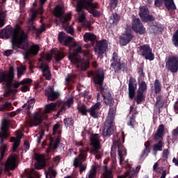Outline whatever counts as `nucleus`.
<instances>
[{
	"instance_id": "f257e3e1",
	"label": "nucleus",
	"mask_w": 178,
	"mask_h": 178,
	"mask_svg": "<svg viewBox=\"0 0 178 178\" xmlns=\"http://www.w3.org/2000/svg\"><path fill=\"white\" fill-rule=\"evenodd\" d=\"M58 40L61 44L75 48V51L73 54H70L69 56L72 63L76 65L79 70H86L88 68V59L92 58L90 50L83 51L81 46L79 45V44L73 40V38L66 35V33L63 32L59 33Z\"/></svg>"
},
{
	"instance_id": "f03ea898",
	"label": "nucleus",
	"mask_w": 178,
	"mask_h": 178,
	"mask_svg": "<svg viewBox=\"0 0 178 178\" xmlns=\"http://www.w3.org/2000/svg\"><path fill=\"white\" fill-rule=\"evenodd\" d=\"M10 35H13V48L17 47V48H20V49H24V51L29 48L27 35L24 33V31L20 27L13 29L8 26L0 32V38H9Z\"/></svg>"
},
{
	"instance_id": "7ed1b4c3",
	"label": "nucleus",
	"mask_w": 178,
	"mask_h": 178,
	"mask_svg": "<svg viewBox=\"0 0 178 178\" xmlns=\"http://www.w3.org/2000/svg\"><path fill=\"white\" fill-rule=\"evenodd\" d=\"M92 0H80L77 3L76 11L78 12V20L80 23H83V27L90 28L91 24L86 20V13L83 9H87L93 16H99V12L95 10L97 5L91 3Z\"/></svg>"
},
{
	"instance_id": "20e7f679",
	"label": "nucleus",
	"mask_w": 178,
	"mask_h": 178,
	"mask_svg": "<svg viewBox=\"0 0 178 178\" xmlns=\"http://www.w3.org/2000/svg\"><path fill=\"white\" fill-rule=\"evenodd\" d=\"M59 105H60V102L57 103H50L45 106L44 113H35L33 118L31 119V125L38 126V124H40L44 119H47V114L45 113H51V112L56 111V108H58Z\"/></svg>"
},
{
	"instance_id": "39448f33",
	"label": "nucleus",
	"mask_w": 178,
	"mask_h": 178,
	"mask_svg": "<svg viewBox=\"0 0 178 178\" xmlns=\"http://www.w3.org/2000/svg\"><path fill=\"white\" fill-rule=\"evenodd\" d=\"M65 10H63V8L60 7V6H56L54 8V15L56 17H59L60 23L63 24V27L64 30H65L66 32L68 33V34H71V35H73L74 34V31L73 30V28L71 26L65 25L70 19H72V15L70 13H68L67 15H64Z\"/></svg>"
},
{
	"instance_id": "423d86ee",
	"label": "nucleus",
	"mask_w": 178,
	"mask_h": 178,
	"mask_svg": "<svg viewBox=\"0 0 178 178\" xmlns=\"http://www.w3.org/2000/svg\"><path fill=\"white\" fill-rule=\"evenodd\" d=\"M9 130V121L8 120H3L1 122V133H0V152H1V157L0 161L3 159V156L5 155V151H6V145L3 144V139L6 137H8Z\"/></svg>"
},
{
	"instance_id": "0eeeda50",
	"label": "nucleus",
	"mask_w": 178,
	"mask_h": 178,
	"mask_svg": "<svg viewBox=\"0 0 178 178\" xmlns=\"http://www.w3.org/2000/svg\"><path fill=\"white\" fill-rule=\"evenodd\" d=\"M90 154L95 155L96 159H101L104 152L101 149V143H99V135L92 134L90 136Z\"/></svg>"
},
{
	"instance_id": "6e6552de",
	"label": "nucleus",
	"mask_w": 178,
	"mask_h": 178,
	"mask_svg": "<svg viewBox=\"0 0 178 178\" xmlns=\"http://www.w3.org/2000/svg\"><path fill=\"white\" fill-rule=\"evenodd\" d=\"M47 2V0H40L41 7L39 8L38 11H34L32 13L31 18L27 22V28L29 29V31H36L37 34H41L42 31H45V24H42L39 30H35V26H34V19H35L37 16V13H42V5Z\"/></svg>"
},
{
	"instance_id": "1a4fd4ad",
	"label": "nucleus",
	"mask_w": 178,
	"mask_h": 178,
	"mask_svg": "<svg viewBox=\"0 0 178 178\" xmlns=\"http://www.w3.org/2000/svg\"><path fill=\"white\" fill-rule=\"evenodd\" d=\"M115 120V109L110 108L108 115L104 123V127L103 130V136H111L113 133V120Z\"/></svg>"
},
{
	"instance_id": "9d476101",
	"label": "nucleus",
	"mask_w": 178,
	"mask_h": 178,
	"mask_svg": "<svg viewBox=\"0 0 178 178\" xmlns=\"http://www.w3.org/2000/svg\"><path fill=\"white\" fill-rule=\"evenodd\" d=\"M15 77V68L10 67L9 72L0 70V83H3L6 86H10Z\"/></svg>"
},
{
	"instance_id": "9b49d317",
	"label": "nucleus",
	"mask_w": 178,
	"mask_h": 178,
	"mask_svg": "<svg viewBox=\"0 0 178 178\" xmlns=\"http://www.w3.org/2000/svg\"><path fill=\"white\" fill-rule=\"evenodd\" d=\"M80 153L78 157L75 158L74 160V166L75 168H80L79 172L82 173L86 170V166L83 165V162L86 161V155H87V152L83 151V149H80Z\"/></svg>"
},
{
	"instance_id": "f8f14e48",
	"label": "nucleus",
	"mask_w": 178,
	"mask_h": 178,
	"mask_svg": "<svg viewBox=\"0 0 178 178\" xmlns=\"http://www.w3.org/2000/svg\"><path fill=\"white\" fill-rule=\"evenodd\" d=\"M165 67L172 73H177L178 70V57L170 56L165 61Z\"/></svg>"
},
{
	"instance_id": "ddd939ff",
	"label": "nucleus",
	"mask_w": 178,
	"mask_h": 178,
	"mask_svg": "<svg viewBox=\"0 0 178 178\" xmlns=\"http://www.w3.org/2000/svg\"><path fill=\"white\" fill-rule=\"evenodd\" d=\"M132 29L138 34H145V28L141 24L140 19L136 18V16H132Z\"/></svg>"
},
{
	"instance_id": "4468645a",
	"label": "nucleus",
	"mask_w": 178,
	"mask_h": 178,
	"mask_svg": "<svg viewBox=\"0 0 178 178\" xmlns=\"http://www.w3.org/2000/svg\"><path fill=\"white\" fill-rule=\"evenodd\" d=\"M139 49L142 54V56L148 59L149 60H154V54H152V49L148 44H144L139 47Z\"/></svg>"
},
{
	"instance_id": "2eb2a0df",
	"label": "nucleus",
	"mask_w": 178,
	"mask_h": 178,
	"mask_svg": "<svg viewBox=\"0 0 178 178\" xmlns=\"http://www.w3.org/2000/svg\"><path fill=\"white\" fill-rule=\"evenodd\" d=\"M31 83H33V80L30 79H24L20 82L17 81L14 83L13 86L15 87V88H17L19 86H22L21 87V91H22V92H26V91H29V90H30L29 84H31Z\"/></svg>"
},
{
	"instance_id": "dca6fc26",
	"label": "nucleus",
	"mask_w": 178,
	"mask_h": 178,
	"mask_svg": "<svg viewBox=\"0 0 178 178\" xmlns=\"http://www.w3.org/2000/svg\"><path fill=\"white\" fill-rule=\"evenodd\" d=\"M131 38H133L131 31L127 29L126 31L120 36V44L123 46L127 45L131 41Z\"/></svg>"
},
{
	"instance_id": "f3484780",
	"label": "nucleus",
	"mask_w": 178,
	"mask_h": 178,
	"mask_svg": "<svg viewBox=\"0 0 178 178\" xmlns=\"http://www.w3.org/2000/svg\"><path fill=\"white\" fill-rule=\"evenodd\" d=\"M105 77V74L104 73V70L99 69L95 72L93 76V81L95 84H98V86H102L104 83V79Z\"/></svg>"
},
{
	"instance_id": "a211bd4d",
	"label": "nucleus",
	"mask_w": 178,
	"mask_h": 178,
	"mask_svg": "<svg viewBox=\"0 0 178 178\" xmlns=\"http://www.w3.org/2000/svg\"><path fill=\"white\" fill-rule=\"evenodd\" d=\"M16 161H17V155L8 157L5 165L6 170H13L17 166Z\"/></svg>"
},
{
	"instance_id": "6ab92c4d",
	"label": "nucleus",
	"mask_w": 178,
	"mask_h": 178,
	"mask_svg": "<svg viewBox=\"0 0 178 178\" xmlns=\"http://www.w3.org/2000/svg\"><path fill=\"white\" fill-rule=\"evenodd\" d=\"M108 48H109V44H108L106 40H103L97 43L95 51L97 54H104V51H106Z\"/></svg>"
},
{
	"instance_id": "aec40b11",
	"label": "nucleus",
	"mask_w": 178,
	"mask_h": 178,
	"mask_svg": "<svg viewBox=\"0 0 178 178\" xmlns=\"http://www.w3.org/2000/svg\"><path fill=\"white\" fill-rule=\"evenodd\" d=\"M136 90H137V83H136V79L130 78L129 82V97L131 99H133V98H134Z\"/></svg>"
},
{
	"instance_id": "412c9836",
	"label": "nucleus",
	"mask_w": 178,
	"mask_h": 178,
	"mask_svg": "<svg viewBox=\"0 0 178 178\" xmlns=\"http://www.w3.org/2000/svg\"><path fill=\"white\" fill-rule=\"evenodd\" d=\"M143 22H151V20H154V17L149 15L148 13V8L145 6L140 7V11L139 13Z\"/></svg>"
},
{
	"instance_id": "4be33fe9",
	"label": "nucleus",
	"mask_w": 178,
	"mask_h": 178,
	"mask_svg": "<svg viewBox=\"0 0 178 178\" xmlns=\"http://www.w3.org/2000/svg\"><path fill=\"white\" fill-rule=\"evenodd\" d=\"M147 90V83L145 82H142L139 85V88L138 90V95L136 97L137 104H140L144 99V96L143 95L144 91Z\"/></svg>"
},
{
	"instance_id": "5701e85b",
	"label": "nucleus",
	"mask_w": 178,
	"mask_h": 178,
	"mask_svg": "<svg viewBox=\"0 0 178 178\" xmlns=\"http://www.w3.org/2000/svg\"><path fill=\"white\" fill-rule=\"evenodd\" d=\"M111 66L112 67H113L115 72H118V70H120V69H122V65H120V59L119 58L116 53L113 54Z\"/></svg>"
},
{
	"instance_id": "b1692460",
	"label": "nucleus",
	"mask_w": 178,
	"mask_h": 178,
	"mask_svg": "<svg viewBox=\"0 0 178 178\" xmlns=\"http://www.w3.org/2000/svg\"><path fill=\"white\" fill-rule=\"evenodd\" d=\"M15 138L13 137L10 139L11 143H14L13 146V151H16L19 147V145L20 144V140H22V133L20 131H17L15 132Z\"/></svg>"
},
{
	"instance_id": "393cba45",
	"label": "nucleus",
	"mask_w": 178,
	"mask_h": 178,
	"mask_svg": "<svg viewBox=\"0 0 178 178\" xmlns=\"http://www.w3.org/2000/svg\"><path fill=\"white\" fill-rule=\"evenodd\" d=\"M45 95L48 97L49 101H54L58 97H59V92L54 91L53 87H49L45 90Z\"/></svg>"
},
{
	"instance_id": "a878e982",
	"label": "nucleus",
	"mask_w": 178,
	"mask_h": 178,
	"mask_svg": "<svg viewBox=\"0 0 178 178\" xmlns=\"http://www.w3.org/2000/svg\"><path fill=\"white\" fill-rule=\"evenodd\" d=\"M102 95L103 96L104 102L106 105H111V104L113 102V99L108 90L102 89Z\"/></svg>"
},
{
	"instance_id": "bb28decb",
	"label": "nucleus",
	"mask_w": 178,
	"mask_h": 178,
	"mask_svg": "<svg viewBox=\"0 0 178 178\" xmlns=\"http://www.w3.org/2000/svg\"><path fill=\"white\" fill-rule=\"evenodd\" d=\"M37 163L35 164L36 169H42L45 166V157L42 154H38L35 156Z\"/></svg>"
},
{
	"instance_id": "cd10ccee",
	"label": "nucleus",
	"mask_w": 178,
	"mask_h": 178,
	"mask_svg": "<svg viewBox=\"0 0 178 178\" xmlns=\"http://www.w3.org/2000/svg\"><path fill=\"white\" fill-rule=\"evenodd\" d=\"M40 69H42V74L47 79V80H51V71L49 70V67L48 65L44 63H40Z\"/></svg>"
},
{
	"instance_id": "c85d7f7f",
	"label": "nucleus",
	"mask_w": 178,
	"mask_h": 178,
	"mask_svg": "<svg viewBox=\"0 0 178 178\" xmlns=\"http://www.w3.org/2000/svg\"><path fill=\"white\" fill-rule=\"evenodd\" d=\"M38 51H40V47L37 44H33L30 47V49L25 53V59L29 58V55H37L38 54Z\"/></svg>"
},
{
	"instance_id": "c756f323",
	"label": "nucleus",
	"mask_w": 178,
	"mask_h": 178,
	"mask_svg": "<svg viewBox=\"0 0 178 178\" xmlns=\"http://www.w3.org/2000/svg\"><path fill=\"white\" fill-rule=\"evenodd\" d=\"M126 148L122 145H118V156L120 159V163L122 165V163L124 160V156H126Z\"/></svg>"
},
{
	"instance_id": "7c9ffc66",
	"label": "nucleus",
	"mask_w": 178,
	"mask_h": 178,
	"mask_svg": "<svg viewBox=\"0 0 178 178\" xmlns=\"http://www.w3.org/2000/svg\"><path fill=\"white\" fill-rule=\"evenodd\" d=\"M83 40L85 42H88L90 41L92 42V45L95 42V40H97V36L91 33H86L83 35Z\"/></svg>"
},
{
	"instance_id": "2f4dec72",
	"label": "nucleus",
	"mask_w": 178,
	"mask_h": 178,
	"mask_svg": "<svg viewBox=\"0 0 178 178\" xmlns=\"http://www.w3.org/2000/svg\"><path fill=\"white\" fill-rule=\"evenodd\" d=\"M99 103H96L93 106L90 108L89 110L90 116H92V118H98V109H99Z\"/></svg>"
},
{
	"instance_id": "473e14b6",
	"label": "nucleus",
	"mask_w": 178,
	"mask_h": 178,
	"mask_svg": "<svg viewBox=\"0 0 178 178\" xmlns=\"http://www.w3.org/2000/svg\"><path fill=\"white\" fill-rule=\"evenodd\" d=\"M163 1L168 10H176V5L175 4V1L173 0H163Z\"/></svg>"
},
{
	"instance_id": "72a5a7b5",
	"label": "nucleus",
	"mask_w": 178,
	"mask_h": 178,
	"mask_svg": "<svg viewBox=\"0 0 178 178\" xmlns=\"http://www.w3.org/2000/svg\"><path fill=\"white\" fill-rule=\"evenodd\" d=\"M120 20V16L118 14H112L109 19L110 24H118Z\"/></svg>"
},
{
	"instance_id": "f704fd0d",
	"label": "nucleus",
	"mask_w": 178,
	"mask_h": 178,
	"mask_svg": "<svg viewBox=\"0 0 178 178\" xmlns=\"http://www.w3.org/2000/svg\"><path fill=\"white\" fill-rule=\"evenodd\" d=\"M73 105V99L70 98L67 99V102L65 103L63 106H62L60 111L58 112V115H60L61 112H65L66 111V106L70 108Z\"/></svg>"
},
{
	"instance_id": "c9c22d12",
	"label": "nucleus",
	"mask_w": 178,
	"mask_h": 178,
	"mask_svg": "<svg viewBox=\"0 0 178 178\" xmlns=\"http://www.w3.org/2000/svg\"><path fill=\"white\" fill-rule=\"evenodd\" d=\"M51 55H53L57 60H60V59L65 58V54H63V53L55 49L51 51Z\"/></svg>"
},
{
	"instance_id": "e433bc0d",
	"label": "nucleus",
	"mask_w": 178,
	"mask_h": 178,
	"mask_svg": "<svg viewBox=\"0 0 178 178\" xmlns=\"http://www.w3.org/2000/svg\"><path fill=\"white\" fill-rule=\"evenodd\" d=\"M165 130V127L163 125L161 124L157 130V132L155 135V139L159 140V138H162V136L163 135V131Z\"/></svg>"
},
{
	"instance_id": "4c0bfd02",
	"label": "nucleus",
	"mask_w": 178,
	"mask_h": 178,
	"mask_svg": "<svg viewBox=\"0 0 178 178\" xmlns=\"http://www.w3.org/2000/svg\"><path fill=\"white\" fill-rule=\"evenodd\" d=\"M5 17H6V11L0 8V27L5 26Z\"/></svg>"
},
{
	"instance_id": "58836bf2",
	"label": "nucleus",
	"mask_w": 178,
	"mask_h": 178,
	"mask_svg": "<svg viewBox=\"0 0 178 178\" xmlns=\"http://www.w3.org/2000/svg\"><path fill=\"white\" fill-rule=\"evenodd\" d=\"M56 176V171L54 170V168H49L48 172H46L47 178H55Z\"/></svg>"
},
{
	"instance_id": "ea45409f",
	"label": "nucleus",
	"mask_w": 178,
	"mask_h": 178,
	"mask_svg": "<svg viewBox=\"0 0 178 178\" xmlns=\"http://www.w3.org/2000/svg\"><path fill=\"white\" fill-rule=\"evenodd\" d=\"M103 178H113V175H112V169L108 168L105 166Z\"/></svg>"
},
{
	"instance_id": "a19ab883",
	"label": "nucleus",
	"mask_w": 178,
	"mask_h": 178,
	"mask_svg": "<svg viewBox=\"0 0 178 178\" xmlns=\"http://www.w3.org/2000/svg\"><path fill=\"white\" fill-rule=\"evenodd\" d=\"M17 77L20 79L23 74H24V72H26V65H21L20 66L17 67Z\"/></svg>"
},
{
	"instance_id": "79ce46f5",
	"label": "nucleus",
	"mask_w": 178,
	"mask_h": 178,
	"mask_svg": "<svg viewBox=\"0 0 178 178\" xmlns=\"http://www.w3.org/2000/svg\"><path fill=\"white\" fill-rule=\"evenodd\" d=\"M136 124H137V122H136V116L131 115L127 122V126H129L131 129H134Z\"/></svg>"
},
{
	"instance_id": "37998d69",
	"label": "nucleus",
	"mask_w": 178,
	"mask_h": 178,
	"mask_svg": "<svg viewBox=\"0 0 178 178\" xmlns=\"http://www.w3.org/2000/svg\"><path fill=\"white\" fill-rule=\"evenodd\" d=\"M145 149L142 154L143 158H145V156H148V154H149V141L146 142L145 144Z\"/></svg>"
},
{
	"instance_id": "c03bdc74",
	"label": "nucleus",
	"mask_w": 178,
	"mask_h": 178,
	"mask_svg": "<svg viewBox=\"0 0 178 178\" xmlns=\"http://www.w3.org/2000/svg\"><path fill=\"white\" fill-rule=\"evenodd\" d=\"M53 134H60V124L56 123L53 127Z\"/></svg>"
},
{
	"instance_id": "a18cd8bd",
	"label": "nucleus",
	"mask_w": 178,
	"mask_h": 178,
	"mask_svg": "<svg viewBox=\"0 0 178 178\" xmlns=\"http://www.w3.org/2000/svg\"><path fill=\"white\" fill-rule=\"evenodd\" d=\"M154 90L156 94H159L161 92V82L159 81L156 80L154 83Z\"/></svg>"
},
{
	"instance_id": "49530a36",
	"label": "nucleus",
	"mask_w": 178,
	"mask_h": 178,
	"mask_svg": "<svg viewBox=\"0 0 178 178\" xmlns=\"http://www.w3.org/2000/svg\"><path fill=\"white\" fill-rule=\"evenodd\" d=\"M12 108V103L6 102L3 106L0 107V111H8V109H10Z\"/></svg>"
},
{
	"instance_id": "de8ad7c7",
	"label": "nucleus",
	"mask_w": 178,
	"mask_h": 178,
	"mask_svg": "<svg viewBox=\"0 0 178 178\" xmlns=\"http://www.w3.org/2000/svg\"><path fill=\"white\" fill-rule=\"evenodd\" d=\"M64 123L66 127H70L73 126V119L72 118H66L64 120Z\"/></svg>"
},
{
	"instance_id": "09e8293b",
	"label": "nucleus",
	"mask_w": 178,
	"mask_h": 178,
	"mask_svg": "<svg viewBox=\"0 0 178 178\" xmlns=\"http://www.w3.org/2000/svg\"><path fill=\"white\" fill-rule=\"evenodd\" d=\"M58 144H59V140L56 139L55 142H50V149H56L58 148Z\"/></svg>"
},
{
	"instance_id": "8fccbe9b",
	"label": "nucleus",
	"mask_w": 178,
	"mask_h": 178,
	"mask_svg": "<svg viewBox=\"0 0 178 178\" xmlns=\"http://www.w3.org/2000/svg\"><path fill=\"white\" fill-rule=\"evenodd\" d=\"M162 143L161 141H159L158 143L155 144L154 145V151H161L162 149Z\"/></svg>"
},
{
	"instance_id": "3c124183",
	"label": "nucleus",
	"mask_w": 178,
	"mask_h": 178,
	"mask_svg": "<svg viewBox=\"0 0 178 178\" xmlns=\"http://www.w3.org/2000/svg\"><path fill=\"white\" fill-rule=\"evenodd\" d=\"M95 166L92 167V170L90 171L89 177L88 178H95Z\"/></svg>"
},
{
	"instance_id": "603ef678",
	"label": "nucleus",
	"mask_w": 178,
	"mask_h": 178,
	"mask_svg": "<svg viewBox=\"0 0 178 178\" xmlns=\"http://www.w3.org/2000/svg\"><path fill=\"white\" fill-rule=\"evenodd\" d=\"M158 163H155L154 165H153V170H155V172H157L158 173L161 172V170H163V168L160 167L158 168Z\"/></svg>"
},
{
	"instance_id": "864d4df0",
	"label": "nucleus",
	"mask_w": 178,
	"mask_h": 178,
	"mask_svg": "<svg viewBox=\"0 0 178 178\" xmlns=\"http://www.w3.org/2000/svg\"><path fill=\"white\" fill-rule=\"evenodd\" d=\"M16 94V90H9L4 94V97H10V95H15Z\"/></svg>"
},
{
	"instance_id": "5fc2aeb1",
	"label": "nucleus",
	"mask_w": 178,
	"mask_h": 178,
	"mask_svg": "<svg viewBox=\"0 0 178 178\" xmlns=\"http://www.w3.org/2000/svg\"><path fill=\"white\" fill-rule=\"evenodd\" d=\"M35 103V99H31L28 100V108L30 109V108H33L34 106V104Z\"/></svg>"
},
{
	"instance_id": "6e6d98bb",
	"label": "nucleus",
	"mask_w": 178,
	"mask_h": 178,
	"mask_svg": "<svg viewBox=\"0 0 178 178\" xmlns=\"http://www.w3.org/2000/svg\"><path fill=\"white\" fill-rule=\"evenodd\" d=\"M44 136V131H41L39 133V136L38 138V143L40 144V143H41V140L42 138V137Z\"/></svg>"
},
{
	"instance_id": "4d7b16f0",
	"label": "nucleus",
	"mask_w": 178,
	"mask_h": 178,
	"mask_svg": "<svg viewBox=\"0 0 178 178\" xmlns=\"http://www.w3.org/2000/svg\"><path fill=\"white\" fill-rule=\"evenodd\" d=\"M73 77H74V75H72L70 74H67V76L65 78V81L67 83H69V81H71L72 79H73Z\"/></svg>"
},
{
	"instance_id": "13d9d810",
	"label": "nucleus",
	"mask_w": 178,
	"mask_h": 178,
	"mask_svg": "<svg viewBox=\"0 0 178 178\" xmlns=\"http://www.w3.org/2000/svg\"><path fill=\"white\" fill-rule=\"evenodd\" d=\"M162 3H163L162 0H156L154 2L155 6H157L158 8L161 7Z\"/></svg>"
},
{
	"instance_id": "bf43d9fd",
	"label": "nucleus",
	"mask_w": 178,
	"mask_h": 178,
	"mask_svg": "<svg viewBox=\"0 0 178 178\" xmlns=\"http://www.w3.org/2000/svg\"><path fill=\"white\" fill-rule=\"evenodd\" d=\"M79 112H81L82 115H86V113H87V109H86V107L82 106L79 108Z\"/></svg>"
},
{
	"instance_id": "052dcab7",
	"label": "nucleus",
	"mask_w": 178,
	"mask_h": 178,
	"mask_svg": "<svg viewBox=\"0 0 178 178\" xmlns=\"http://www.w3.org/2000/svg\"><path fill=\"white\" fill-rule=\"evenodd\" d=\"M12 54H13V50H7L4 52V55L6 56H10V55H12Z\"/></svg>"
},
{
	"instance_id": "680f3d73",
	"label": "nucleus",
	"mask_w": 178,
	"mask_h": 178,
	"mask_svg": "<svg viewBox=\"0 0 178 178\" xmlns=\"http://www.w3.org/2000/svg\"><path fill=\"white\" fill-rule=\"evenodd\" d=\"M19 112H20V110H17L15 112L10 113V118H13V116H16V115H17Z\"/></svg>"
},
{
	"instance_id": "e2e57ef3",
	"label": "nucleus",
	"mask_w": 178,
	"mask_h": 178,
	"mask_svg": "<svg viewBox=\"0 0 178 178\" xmlns=\"http://www.w3.org/2000/svg\"><path fill=\"white\" fill-rule=\"evenodd\" d=\"M45 59L46 60H51L52 59V55L47 54L45 55Z\"/></svg>"
},
{
	"instance_id": "0e129e2a",
	"label": "nucleus",
	"mask_w": 178,
	"mask_h": 178,
	"mask_svg": "<svg viewBox=\"0 0 178 178\" xmlns=\"http://www.w3.org/2000/svg\"><path fill=\"white\" fill-rule=\"evenodd\" d=\"M24 146L26 148V149H29V148H30V144L29 143L28 141L24 142Z\"/></svg>"
},
{
	"instance_id": "69168bd1",
	"label": "nucleus",
	"mask_w": 178,
	"mask_h": 178,
	"mask_svg": "<svg viewBox=\"0 0 178 178\" xmlns=\"http://www.w3.org/2000/svg\"><path fill=\"white\" fill-rule=\"evenodd\" d=\"M174 109L176 112V113H178V102H175L174 105Z\"/></svg>"
},
{
	"instance_id": "338daca9",
	"label": "nucleus",
	"mask_w": 178,
	"mask_h": 178,
	"mask_svg": "<svg viewBox=\"0 0 178 178\" xmlns=\"http://www.w3.org/2000/svg\"><path fill=\"white\" fill-rule=\"evenodd\" d=\"M172 162H173V163H175V166H178V159H177L174 158V159H172Z\"/></svg>"
},
{
	"instance_id": "774afa93",
	"label": "nucleus",
	"mask_w": 178,
	"mask_h": 178,
	"mask_svg": "<svg viewBox=\"0 0 178 178\" xmlns=\"http://www.w3.org/2000/svg\"><path fill=\"white\" fill-rule=\"evenodd\" d=\"M172 134L174 136H178V127L176 129L173 130Z\"/></svg>"
}]
</instances>
